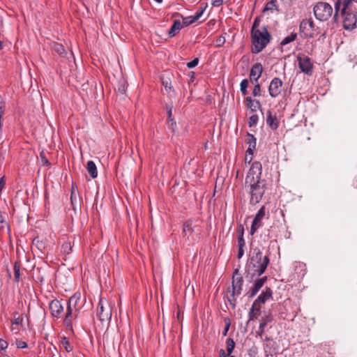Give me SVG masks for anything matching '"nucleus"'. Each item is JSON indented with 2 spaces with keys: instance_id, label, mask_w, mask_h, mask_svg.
Listing matches in <instances>:
<instances>
[{
  "instance_id": "393cba45",
  "label": "nucleus",
  "mask_w": 357,
  "mask_h": 357,
  "mask_svg": "<svg viewBox=\"0 0 357 357\" xmlns=\"http://www.w3.org/2000/svg\"><path fill=\"white\" fill-rule=\"evenodd\" d=\"M192 225V222L191 220H188L183 223V236H185L188 235V234H191L194 231Z\"/></svg>"
},
{
  "instance_id": "4c0bfd02",
  "label": "nucleus",
  "mask_w": 357,
  "mask_h": 357,
  "mask_svg": "<svg viewBox=\"0 0 357 357\" xmlns=\"http://www.w3.org/2000/svg\"><path fill=\"white\" fill-rule=\"evenodd\" d=\"M258 119H259L258 115L256 114H254L252 116H250L248 119L249 127H252V126H256L257 124Z\"/></svg>"
},
{
  "instance_id": "c9c22d12",
  "label": "nucleus",
  "mask_w": 357,
  "mask_h": 357,
  "mask_svg": "<svg viewBox=\"0 0 357 357\" xmlns=\"http://www.w3.org/2000/svg\"><path fill=\"white\" fill-rule=\"evenodd\" d=\"M71 250H72V246L70 245V242H64L62 244L61 248V252H63V254L68 255V254L70 253Z\"/></svg>"
},
{
  "instance_id": "680f3d73",
  "label": "nucleus",
  "mask_w": 357,
  "mask_h": 357,
  "mask_svg": "<svg viewBox=\"0 0 357 357\" xmlns=\"http://www.w3.org/2000/svg\"><path fill=\"white\" fill-rule=\"evenodd\" d=\"M238 236H243V234H244V228L243 227L242 225H240L238 226Z\"/></svg>"
},
{
  "instance_id": "9b49d317",
  "label": "nucleus",
  "mask_w": 357,
  "mask_h": 357,
  "mask_svg": "<svg viewBox=\"0 0 357 357\" xmlns=\"http://www.w3.org/2000/svg\"><path fill=\"white\" fill-rule=\"evenodd\" d=\"M282 81L279 77H274L268 86V93L272 98L278 97L282 91Z\"/></svg>"
},
{
  "instance_id": "a211bd4d",
  "label": "nucleus",
  "mask_w": 357,
  "mask_h": 357,
  "mask_svg": "<svg viewBox=\"0 0 357 357\" xmlns=\"http://www.w3.org/2000/svg\"><path fill=\"white\" fill-rule=\"evenodd\" d=\"M266 123L272 130H277L279 126L276 116L275 114H273L271 110H268L266 112Z\"/></svg>"
},
{
  "instance_id": "20e7f679",
  "label": "nucleus",
  "mask_w": 357,
  "mask_h": 357,
  "mask_svg": "<svg viewBox=\"0 0 357 357\" xmlns=\"http://www.w3.org/2000/svg\"><path fill=\"white\" fill-rule=\"evenodd\" d=\"M243 278L242 275H238V278H232L231 287L227 288V293L230 295L227 296L228 302L231 306L232 309H235L236 306V296L241 294L243 285Z\"/></svg>"
},
{
  "instance_id": "5701e85b",
  "label": "nucleus",
  "mask_w": 357,
  "mask_h": 357,
  "mask_svg": "<svg viewBox=\"0 0 357 357\" xmlns=\"http://www.w3.org/2000/svg\"><path fill=\"white\" fill-rule=\"evenodd\" d=\"M86 169L91 178H95L98 176L97 167L93 161L89 160L86 164Z\"/></svg>"
},
{
  "instance_id": "c03bdc74",
  "label": "nucleus",
  "mask_w": 357,
  "mask_h": 357,
  "mask_svg": "<svg viewBox=\"0 0 357 357\" xmlns=\"http://www.w3.org/2000/svg\"><path fill=\"white\" fill-rule=\"evenodd\" d=\"M259 292V290L255 289L253 286L249 289V291L247 292L246 295L248 296V298H253L257 293Z\"/></svg>"
},
{
  "instance_id": "f704fd0d",
  "label": "nucleus",
  "mask_w": 357,
  "mask_h": 357,
  "mask_svg": "<svg viewBox=\"0 0 357 357\" xmlns=\"http://www.w3.org/2000/svg\"><path fill=\"white\" fill-rule=\"evenodd\" d=\"M40 162L42 163V165L43 166H46V167H50L51 166V162L49 161V160L47 159L46 155H45V153L44 152V151H42L40 153Z\"/></svg>"
},
{
  "instance_id": "473e14b6",
  "label": "nucleus",
  "mask_w": 357,
  "mask_h": 357,
  "mask_svg": "<svg viewBox=\"0 0 357 357\" xmlns=\"http://www.w3.org/2000/svg\"><path fill=\"white\" fill-rule=\"evenodd\" d=\"M249 85V82L247 79H243L240 84V90L243 96L248 94V87Z\"/></svg>"
},
{
  "instance_id": "de8ad7c7",
  "label": "nucleus",
  "mask_w": 357,
  "mask_h": 357,
  "mask_svg": "<svg viewBox=\"0 0 357 357\" xmlns=\"http://www.w3.org/2000/svg\"><path fill=\"white\" fill-rule=\"evenodd\" d=\"M356 2L357 0H344L343 1V5H344V10L349 8V6L354 7L353 3Z\"/></svg>"
},
{
  "instance_id": "864d4df0",
  "label": "nucleus",
  "mask_w": 357,
  "mask_h": 357,
  "mask_svg": "<svg viewBox=\"0 0 357 357\" xmlns=\"http://www.w3.org/2000/svg\"><path fill=\"white\" fill-rule=\"evenodd\" d=\"M8 346V343L6 340L0 338V352L4 351Z\"/></svg>"
},
{
  "instance_id": "c85d7f7f",
  "label": "nucleus",
  "mask_w": 357,
  "mask_h": 357,
  "mask_svg": "<svg viewBox=\"0 0 357 357\" xmlns=\"http://www.w3.org/2000/svg\"><path fill=\"white\" fill-rule=\"evenodd\" d=\"M273 9L278 10V1L277 0H271L265 5L263 13L268 10H273Z\"/></svg>"
},
{
  "instance_id": "0eeeda50",
  "label": "nucleus",
  "mask_w": 357,
  "mask_h": 357,
  "mask_svg": "<svg viewBox=\"0 0 357 357\" xmlns=\"http://www.w3.org/2000/svg\"><path fill=\"white\" fill-rule=\"evenodd\" d=\"M97 317L103 324L109 322L112 318V307L107 301L100 298L97 307Z\"/></svg>"
},
{
  "instance_id": "9d476101",
  "label": "nucleus",
  "mask_w": 357,
  "mask_h": 357,
  "mask_svg": "<svg viewBox=\"0 0 357 357\" xmlns=\"http://www.w3.org/2000/svg\"><path fill=\"white\" fill-rule=\"evenodd\" d=\"M298 67L301 72L307 75H311L313 72V63L309 56L298 55L297 56Z\"/></svg>"
},
{
  "instance_id": "58836bf2",
  "label": "nucleus",
  "mask_w": 357,
  "mask_h": 357,
  "mask_svg": "<svg viewBox=\"0 0 357 357\" xmlns=\"http://www.w3.org/2000/svg\"><path fill=\"white\" fill-rule=\"evenodd\" d=\"M343 5V2H342V0H336L335 2V5H334V8H335V13H334V16H333V18L335 20L337 15H338V13L340 10V7H341V5Z\"/></svg>"
},
{
  "instance_id": "6e6d98bb",
  "label": "nucleus",
  "mask_w": 357,
  "mask_h": 357,
  "mask_svg": "<svg viewBox=\"0 0 357 357\" xmlns=\"http://www.w3.org/2000/svg\"><path fill=\"white\" fill-rule=\"evenodd\" d=\"M245 245V242L244 238L243 236H238V248H244Z\"/></svg>"
},
{
  "instance_id": "ea45409f",
  "label": "nucleus",
  "mask_w": 357,
  "mask_h": 357,
  "mask_svg": "<svg viewBox=\"0 0 357 357\" xmlns=\"http://www.w3.org/2000/svg\"><path fill=\"white\" fill-rule=\"evenodd\" d=\"M261 91V85L259 83L255 82L253 91H252V96L255 97L260 96Z\"/></svg>"
},
{
  "instance_id": "5fc2aeb1",
  "label": "nucleus",
  "mask_w": 357,
  "mask_h": 357,
  "mask_svg": "<svg viewBox=\"0 0 357 357\" xmlns=\"http://www.w3.org/2000/svg\"><path fill=\"white\" fill-rule=\"evenodd\" d=\"M17 347L19 349H25L27 347L26 342L21 340L16 341Z\"/></svg>"
},
{
  "instance_id": "aec40b11",
  "label": "nucleus",
  "mask_w": 357,
  "mask_h": 357,
  "mask_svg": "<svg viewBox=\"0 0 357 357\" xmlns=\"http://www.w3.org/2000/svg\"><path fill=\"white\" fill-rule=\"evenodd\" d=\"M183 25L179 20H175L172 25L170 29L168 31V34L170 37H174L183 28Z\"/></svg>"
},
{
  "instance_id": "cd10ccee",
  "label": "nucleus",
  "mask_w": 357,
  "mask_h": 357,
  "mask_svg": "<svg viewBox=\"0 0 357 357\" xmlns=\"http://www.w3.org/2000/svg\"><path fill=\"white\" fill-rule=\"evenodd\" d=\"M175 15L183 18V22L181 23L183 26H188L196 21L193 16L183 17L181 14L178 13H176Z\"/></svg>"
},
{
  "instance_id": "dca6fc26",
  "label": "nucleus",
  "mask_w": 357,
  "mask_h": 357,
  "mask_svg": "<svg viewBox=\"0 0 357 357\" xmlns=\"http://www.w3.org/2000/svg\"><path fill=\"white\" fill-rule=\"evenodd\" d=\"M261 305L254 301L248 312L249 321H253L257 319V317L261 314Z\"/></svg>"
},
{
  "instance_id": "f257e3e1",
  "label": "nucleus",
  "mask_w": 357,
  "mask_h": 357,
  "mask_svg": "<svg viewBox=\"0 0 357 357\" xmlns=\"http://www.w3.org/2000/svg\"><path fill=\"white\" fill-rule=\"evenodd\" d=\"M270 263L268 255L263 256L262 252L259 248L253 249V252L250 258V263L246 266L248 274H251L250 279L254 277H259L264 274Z\"/></svg>"
},
{
  "instance_id": "e433bc0d",
  "label": "nucleus",
  "mask_w": 357,
  "mask_h": 357,
  "mask_svg": "<svg viewBox=\"0 0 357 357\" xmlns=\"http://www.w3.org/2000/svg\"><path fill=\"white\" fill-rule=\"evenodd\" d=\"M162 84L165 87V89L167 91V93H170L172 91H174L171 84V82H169L168 80L162 78Z\"/></svg>"
},
{
  "instance_id": "1a4fd4ad",
  "label": "nucleus",
  "mask_w": 357,
  "mask_h": 357,
  "mask_svg": "<svg viewBox=\"0 0 357 357\" xmlns=\"http://www.w3.org/2000/svg\"><path fill=\"white\" fill-rule=\"evenodd\" d=\"M317 28L312 18L303 19L299 25V31L303 33L307 38H313Z\"/></svg>"
},
{
  "instance_id": "09e8293b",
  "label": "nucleus",
  "mask_w": 357,
  "mask_h": 357,
  "mask_svg": "<svg viewBox=\"0 0 357 357\" xmlns=\"http://www.w3.org/2000/svg\"><path fill=\"white\" fill-rule=\"evenodd\" d=\"M126 91V86L125 82L122 81V82H119V86H118V92L121 94H123V93H125Z\"/></svg>"
},
{
  "instance_id": "f3484780",
  "label": "nucleus",
  "mask_w": 357,
  "mask_h": 357,
  "mask_svg": "<svg viewBox=\"0 0 357 357\" xmlns=\"http://www.w3.org/2000/svg\"><path fill=\"white\" fill-rule=\"evenodd\" d=\"M246 102V107L250 109L251 112H255L257 109L262 111L261 105L258 100L252 99L251 97L248 96L245 98Z\"/></svg>"
},
{
  "instance_id": "f8f14e48",
  "label": "nucleus",
  "mask_w": 357,
  "mask_h": 357,
  "mask_svg": "<svg viewBox=\"0 0 357 357\" xmlns=\"http://www.w3.org/2000/svg\"><path fill=\"white\" fill-rule=\"evenodd\" d=\"M63 305L61 303V301L57 299L52 300L50 303V310L52 317L56 318H60L62 317L63 313Z\"/></svg>"
},
{
  "instance_id": "3c124183",
  "label": "nucleus",
  "mask_w": 357,
  "mask_h": 357,
  "mask_svg": "<svg viewBox=\"0 0 357 357\" xmlns=\"http://www.w3.org/2000/svg\"><path fill=\"white\" fill-rule=\"evenodd\" d=\"M169 121V129H171V130L172 131V132H176V122L174 119L173 120H170V121Z\"/></svg>"
},
{
  "instance_id": "7ed1b4c3",
  "label": "nucleus",
  "mask_w": 357,
  "mask_h": 357,
  "mask_svg": "<svg viewBox=\"0 0 357 357\" xmlns=\"http://www.w3.org/2000/svg\"><path fill=\"white\" fill-rule=\"evenodd\" d=\"M245 186L249 188L248 192L250 195V204L256 205L262 199L267 189L266 180L261 178L253 181L251 183H245Z\"/></svg>"
},
{
  "instance_id": "c756f323",
  "label": "nucleus",
  "mask_w": 357,
  "mask_h": 357,
  "mask_svg": "<svg viewBox=\"0 0 357 357\" xmlns=\"http://www.w3.org/2000/svg\"><path fill=\"white\" fill-rule=\"evenodd\" d=\"M297 38V33L292 32L289 36L285 37L280 43L282 46H284Z\"/></svg>"
},
{
  "instance_id": "2eb2a0df",
  "label": "nucleus",
  "mask_w": 357,
  "mask_h": 357,
  "mask_svg": "<svg viewBox=\"0 0 357 357\" xmlns=\"http://www.w3.org/2000/svg\"><path fill=\"white\" fill-rule=\"evenodd\" d=\"M273 297V290L269 287H266L265 289L261 292V294L257 296V298L255 300V302L259 303V305H264L265 303L272 298Z\"/></svg>"
},
{
  "instance_id": "423d86ee",
  "label": "nucleus",
  "mask_w": 357,
  "mask_h": 357,
  "mask_svg": "<svg viewBox=\"0 0 357 357\" xmlns=\"http://www.w3.org/2000/svg\"><path fill=\"white\" fill-rule=\"evenodd\" d=\"M356 11L354 7L349 6V8L344 10V6L341 10V15L343 16V27L346 30H352L356 27L357 17Z\"/></svg>"
},
{
  "instance_id": "0e129e2a",
  "label": "nucleus",
  "mask_w": 357,
  "mask_h": 357,
  "mask_svg": "<svg viewBox=\"0 0 357 357\" xmlns=\"http://www.w3.org/2000/svg\"><path fill=\"white\" fill-rule=\"evenodd\" d=\"M73 192L74 193H78L79 192L77 185L75 183H73V182L72 183L70 193H72Z\"/></svg>"
},
{
  "instance_id": "4468645a",
  "label": "nucleus",
  "mask_w": 357,
  "mask_h": 357,
  "mask_svg": "<svg viewBox=\"0 0 357 357\" xmlns=\"http://www.w3.org/2000/svg\"><path fill=\"white\" fill-rule=\"evenodd\" d=\"M263 70V66L260 63H256L252 66L250 72V80L252 84L258 82V79L261 76Z\"/></svg>"
},
{
  "instance_id": "39448f33",
  "label": "nucleus",
  "mask_w": 357,
  "mask_h": 357,
  "mask_svg": "<svg viewBox=\"0 0 357 357\" xmlns=\"http://www.w3.org/2000/svg\"><path fill=\"white\" fill-rule=\"evenodd\" d=\"M313 12L316 19L321 22H325L331 17L333 8L328 3L319 1L314 6Z\"/></svg>"
},
{
  "instance_id": "13d9d810",
  "label": "nucleus",
  "mask_w": 357,
  "mask_h": 357,
  "mask_svg": "<svg viewBox=\"0 0 357 357\" xmlns=\"http://www.w3.org/2000/svg\"><path fill=\"white\" fill-rule=\"evenodd\" d=\"M259 227H261L259 226L257 224L255 225V222H252L251 228H250V234L253 235L256 232L257 229H259Z\"/></svg>"
},
{
  "instance_id": "7c9ffc66",
  "label": "nucleus",
  "mask_w": 357,
  "mask_h": 357,
  "mask_svg": "<svg viewBox=\"0 0 357 357\" xmlns=\"http://www.w3.org/2000/svg\"><path fill=\"white\" fill-rule=\"evenodd\" d=\"M14 270V278L16 282L20 281V263L19 261H15L13 266Z\"/></svg>"
},
{
  "instance_id": "bf43d9fd",
  "label": "nucleus",
  "mask_w": 357,
  "mask_h": 357,
  "mask_svg": "<svg viewBox=\"0 0 357 357\" xmlns=\"http://www.w3.org/2000/svg\"><path fill=\"white\" fill-rule=\"evenodd\" d=\"M224 0H213L211 5L213 7H219L222 5Z\"/></svg>"
},
{
  "instance_id": "4d7b16f0",
  "label": "nucleus",
  "mask_w": 357,
  "mask_h": 357,
  "mask_svg": "<svg viewBox=\"0 0 357 357\" xmlns=\"http://www.w3.org/2000/svg\"><path fill=\"white\" fill-rule=\"evenodd\" d=\"M257 290H260V289L264 286L261 281L259 279L256 280L252 285Z\"/></svg>"
},
{
  "instance_id": "79ce46f5",
  "label": "nucleus",
  "mask_w": 357,
  "mask_h": 357,
  "mask_svg": "<svg viewBox=\"0 0 357 357\" xmlns=\"http://www.w3.org/2000/svg\"><path fill=\"white\" fill-rule=\"evenodd\" d=\"M260 22H261V20H260L259 17H255V19L254 20L252 26L251 31L259 30V26L260 24Z\"/></svg>"
},
{
  "instance_id": "a19ab883",
  "label": "nucleus",
  "mask_w": 357,
  "mask_h": 357,
  "mask_svg": "<svg viewBox=\"0 0 357 357\" xmlns=\"http://www.w3.org/2000/svg\"><path fill=\"white\" fill-rule=\"evenodd\" d=\"M33 245H36L38 250H43L45 248L44 243L40 241L38 237H36L33 240Z\"/></svg>"
},
{
  "instance_id": "37998d69",
  "label": "nucleus",
  "mask_w": 357,
  "mask_h": 357,
  "mask_svg": "<svg viewBox=\"0 0 357 357\" xmlns=\"http://www.w3.org/2000/svg\"><path fill=\"white\" fill-rule=\"evenodd\" d=\"M225 41H226L225 37L223 36H220L215 40V45H216V47H222L225 44Z\"/></svg>"
},
{
  "instance_id": "6e6552de",
  "label": "nucleus",
  "mask_w": 357,
  "mask_h": 357,
  "mask_svg": "<svg viewBox=\"0 0 357 357\" xmlns=\"http://www.w3.org/2000/svg\"><path fill=\"white\" fill-rule=\"evenodd\" d=\"M262 165L259 161L252 163L250 169L246 175L245 183H251L253 181L261 179Z\"/></svg>"
},
{
  "instance_id": "4be33fe9",
  "label": "nucleus",
  "mask_w": 357,
  "mask_h": 357,
  "mask_svg": "<svg viewBox=\"0 0 357 357\" xmlns=\"http://www.w3.org/2000/svg\"><path fill=\"white\" fill-rule=\"evenodd\" d=\"M265 213H266V208L264 206H262L260 208V209L258 211L257 214L255 215V217L252 221L253 222H255V225L257 224L260 227L262 226L261 220L264 218V217L265 216Z\"/></svg>"
},
{
  "instance_id": "6ab92c4d",
  "label": "nucleus",
  "mask_w": 357,
  "mask_h": 357,
  "mask_svg": "<svg viewBox=\"0 0 357 357\" xmlns=\"http://www.w3.org/2000/svg\"><path fill=\"white\" fill-rule=\"evenodd\" d=\"M82 198L79 195V193H70V204L73 209L76 211L77 208H80Z\"/></svg>"
},
{
  "instance_id": "603ef678",
  "label": "nucleus",
  "mask_w": 357,
  "mask_h": 357,
  "mask_svg": "<svg viewBox=\"0 0 357 357\" xmlns=\"http://www.w3.org/2000/svg\"><path fill=\"white\" fill-rule=\"evenodd\" d=\"M166 109H167V114H168V118H167L168 121L174 119L172 117V105H167L166 106Z\"/></svg>"
},
{
  "instance_id": "ddd939ff",
  "label": "nucleus",
  "mask_w": 357,
  "mask_h": 357,
  "mask_svg": "<svg viewBox=\"0 0 357 357\" xmlns=\"http://www.w3.org/2000/svg\"><path fill=\"white\" fill-rule=\"evenodd\" d=\"M66 304L67 309L63 322L67 328L72 330V321L73 319L77 317V312L75 311L74 307L70 304H69L68 302L66 303Z\"/></svg>"
},
{
  "instance_id": "052dcab7",
  "label": "nucleus",
  "mask_w": 357,
  "mask_h": 357,
  "mask_svg": "<svg viewBox=\"0 0 357 357\" xmlns=\"http://www.w3.org/2000/svg\"><path fill=\"white\" fill-rule=\"evenodd\" d=\"M5 219L3 216L2 212L0 211V230L3 229L4 227Z\"/></svg>"
},
{
  "instance_id": "49530a36",
  "label": "nucleus",
  "mask_w": 357,
  "mask_h": 357,
  "mask_svg": "<svg viewBox=\"0 0 357 357\" xmlns=\"http://www.w3.org/2000/svg\"><path fill=\"white\" fill-rule=\"evenodd\" d=\"M225 328L222 331V335L224 336H226L227 334V332L229 329V327H230V325H231V322H230V319L229 318H225Z\"/></svg>"
},
{
  "instance_id": "bb28decb",
  "label": "nucleus",
  "mask_w": 357,
  "mask_h": 357,
  "mask_svg": "<svg viewBox=\"0 0 357 357\" xmlns=\"http://www.w3.org/2000/svg\"><path fill=\"white\" fill-rule=\"evenodd\" d=\"M272 320L273 317L271 314L264 316L260 321L259 329H264L267 324L271 322Z\"/></svg>"
},
{
  "instance_id": "72a5a7b5",
  "label": "nucleus",
  "mask_w": 357,
  "mask_h": 357,
  "mask_svg": "<svg viewBox=\"0 0 357 357\" xmlns=\"http://www.w3.org/2000/svg\"><path fill=\"white\" fill-rule=\"evenodd\" d=\"M61 344L67 352H70L73 351V346H71L68 339L66 337H62Z\"/></svg>"
},
{
  "instance_id": "338daca9",
  "label": "nucleus",
  "mask_w": 357,
  "mask_h": 357,
  "mask_svg": "<svg viewBox=\"0 0 357 357\" xmlns=\"http://www.w3.org/2000/svg\"><path fill=\"white\" fill-rule=\"evenodd\" d=\"M255 150V149L248 148V149L246 150V155H250L251 156L253 155Z\"/></svg>"
},
{
  "instance_id": "a18cd8bd",
  "label": "nucleus",
  "mask_w": 357,
  "mask_h": 357,
  "mask_svg": "<svg viewBox=\"0 0 357 357\" xmlns=\"http://www.w3.org/2000/svg\"><path fill=\"white\" fill-rule=\"evenodd\" d=\"M207 6V3L206 4L205 7L204 8H199V10L195 13V15H193V17H195V20L197 21V20H199L201 16L203 15L204 13V11L205 10V8H206Z\"/></svg>"
},
{
  "instance_id": "774afa93",
  "label": "nucleus",
  "mask_w": 357,
  "mask_h": 357,
  "mask_svg": "<svg viewBox=\"0 0 357 357\" xmlns=\"http://www.w3.org/2000/svg\"><path fill=\"white\" fill-rule=\"evenodd\" d=\"M219 354H220V357H227L228 356L227 353L226 354L225 350L222 349H221L219 351Z\"/></svg>"
},
{
  "instance_id": "e2e57ef3",
  "label": "nucleus",
  "mask_w": 357,
  "mask_h": 357,
  "mask_svg": "<svg viewBox=\"0 0 357 357\" xmlns=\"http://www.w3.org/2000/svg\"><path fill=\"white\" fill-rule=\"evenodd\" d=\"M244 255L243 248H238L237 258L240 259Z\"/></svg>"
},
{
  "instance_id": "f03ea898",
  "label": "nucleus",
  "mask_w": 357,
  "mask_h": 357,
  "mask_svg": "<svg viewBox=\"0 0 357 357\" xmlns=\"http://www.w3.org/2000/svg\"><path fill=\"white\" fill-rule=\"evenodd\" d=\"M251 38L253 45L251 52L253 54H258L267 46L272 36L268 32L267 26H264L261 29L251 31Z\"/></svg>"
},
{
  "instance_id": "a878e982",
  "label": "nucleus",
  "mask_w": 357,
  "mask_h": 357,
  "mask_svg": "<svg viewBox=\"0 0 357 357\" xmlns=\"http://www.w3.org/2000/svg\"><path fill=\"white\" fill-rule=\"evenodd\" d=\"M245 143L248 144V148L256 149L257 139L252 134L247 133Z\"/></svg>"
},
{
  "instance_id": "2f4dec72",
  "label": "nucleus",
  "mask_w": 357,
  "mask_h": 357,
  "mask_svg": "<svg viewBox=\"0 0 357 357\" xmlns=\"http://www.w3.org/2000/svg\"><path fill=\"white\" fill-rule=\"evenodd\" d=\"M226 347L227 355L230 356L235 347V342L232 338H228L226 341Z\"/></svg>"
},
{
  "instance_id": "8fccbe9b",
  "label": "nucleus",
  "mask_w": 357,
  "mask_h": 357,
  "mask_svg": "<svg viewBox=\"0 0 357 357\" xmlns=\"http://www.w3.org/2000/svg\"><path fill=\"white\" fill-rule=\"evenodd\" d=\"M199 58L196 57L193 60H192L191 61L187 63V67L188 68H195V66H197L199 63Z\"/></svg>"
},
{
  "instance_id": "69168bd1",
  "label": "nucleus",
  "mask_w": 357,
  "mask_h": 357,
  "mask_svg": "<svg viewBox=\"0 0 357 357\" xmlns=\"http://www.w3.org/2000/svg\"><path fill=\"white\" fill-rule=\"evenodd\" d=\"M4 185H5V179H4V176H3L0 178V192L2 191L3 188H4Z\"/></svg>"
},
{
  "instance_id": "b1692460",
  "label": "nucleus",
  "mask_w": 357,
  "mask_h": 357,
  "mask_svg": "<svg viewBox=\"0 0 357 357\" xmlns=\"http://www.w3.org/2000/svg\"><path fill=\"white\" fill-rule=\"evenodd\" d=\"M52 49L61 56L66 57L67 55V52L62 44L54 43L52 45Z\"/></svg>"
},
{
  "instance_id": "412c9836",
  "label": "nucleus",
  "mask_w": 357,
  "mask_h": 357,
  "mask_svg": "<svg viewBox=\"0 0 357 357\" xmlns=\"http://www.w3.org/2000/svg\"><path fill=\"white\" fill-rule=\"evenodd\" d=\"M81 294L79 293L75 294L73 295L67 301L69 304H70L73 307L75 312L79 311L80 308V305H79V303L80 301Z\"/></svg>"
}]
</instances>
